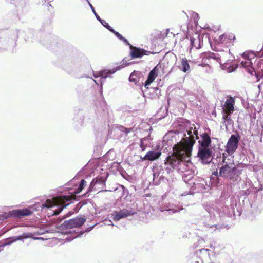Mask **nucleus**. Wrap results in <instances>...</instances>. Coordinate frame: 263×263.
<instances>
[{
	"label": "nucleus",
	"instance_id": "obj_1",
	"mask_svg": "<svg viewBox=\"0 0 263 263\" xmlns=\"http://www.w3.org/2000/svg\"><path fill=\"white\" fill-rule=\"evenodd\" d=\"M186 140L187 142L181 140L175 144L173 147L172 155L168 156L165 160V169L168 172L174 170L181 162H188L190 160L195 141L189 139Z\"/></svg>",
	"mask_w": 263,
	"mask_h": 263
},
{
	"label": "nucleus",
	"instance_id": "obj_2",
	"mask_svg": "<svg viewBox=\"0 0 263 263\" xmlns=\"http://www.w3.org/2000/svg\"><path fill=\"white\" fill-rule=\"evenodd\" d=\"M86 185V181L82 179L80 182L79 186L74 191V194L58 196L53 198L52 200L47 199L45 201V204H43V206L47 208L59 206V207L54 211L53 213V215H58L62 212L64 208L70 203V202H67L70 201L72 199H76V194L81 192Z\"/></svg>",
	"mask_w": 263,
	"mask_h": 263
},
{
	"label": "nucleus",
	"instance_id": "obj_3",
	"mask_svg": "<svg viewBox=\"0 0 263 263\" xmlns=\"http://www.w3.org/2000/svg\"><path fill=\"white\" fill-rule=\"evenodd\" d=\"M226 154H223L222 162L224 164L220 168L219 175L230 180H236L241 171L237 168L233 160L228 159L226 161Z\"/></svg>",
	"mask_w": 263,
	"mask_h": 263
},
{
	"label": "nucleus",
	"instance_id": "obj_4",
	"mask_svg": "<svg viewBox=\"0 0 263 263\" xmlns=\"http://www.w3.org/2000/svg\"><path fill=\"white\" fill-rule=\"evenodd\" d=\"M239 135H232L226 146V151L229 155H232L237 149L239 140Z\"/></svg>",
	"mask_w": 263,
	"mask_h": 263
},
{
	"label": "nucleus",
	"instance_id": "obj_5",
	"mask_svg": "<svg viewBox=\"0 0 263 263\" xmlns=\"http://www.w3.org/2000/svg\"><path fill=\"white\" fill-rule=\"evenodd\" d=\"M85 221V218L81 216H78L70 220L64 221L63 225L67 229L80 228L84 223Z\"/></svg>",
	"mask_w": 263,
	"mask_h": 263
},
{
	"label": "nucleus",
	"instance_id": "obj_6",
	"mask_svg": "<svg viewBox=\"0 0 263 263\" xmlns=\"http://www.w3.org/2000/svg\"><path fill=\"white\" fill-rule=\"evenodd\" d=\"M212 150L209 148H200L198 152V157L204 163H209L212 160Z\"/></svg>",
	"mask_w": 263,
	"mask_h": 263
},
{
	"label": "nucleus",
	"instance_id": "obj_7",
	"mask_svg": "<svg viewBox=\"0 0 263 263\" xmlns=\"http://www.w3.org/2000/svg\"><path fill=\"white\" fill-rule=\"evenodd\" d=\"M131 49L130 55L133 58H139L142 56L146 55H148L151 53L150 51H146L144 49L134 47L132 45L130 46Z\"/></svg>",
	"mask_w": 263,
	"mask_h": 263
},
{
	"label": "nucleus",
	"instance_id": "obj_8",
	"mask_svg": "<svg viewBox=\"0 0 263 263\" xmlns=\"http://www.w3.org/2000/svg\"><path fill=\"white\" fill-rule=\"evenodd\" d=\"M236 39L235 35L232 33H225L219 37V42L221 44L229 45L233 43Z\"/></svg>",
	"mask_w": 263,
	"mask_h": 263
},
{
	"label": "nucleus",
	"instance_id": "obj_9",
	"mask_svg": "<svg viewBox=\"0 0 263 263\" xmlns=\"http://www.w3.org/2000/svg\"><path fill=\"white\" fill-rule=\"evenodd\" d=\"M134 213L126 209H123L119 212L115 211L112 213V219L114 221H119L122 218L133 215Z\"/></svg>",
	"mask_w": 263,
	"mask_h": 263
},
{
	"label": "nucleus",
	"instance_id": "obj_10",
	"mask_svg": "<svg viewBox=\"0 0 263 263\" xmlns=\"http://www.w3.org/2000/svg\"><path fill=\"white\" fill-rule=\"evenodd\" d=\"M31 214L32 212L26 208L20 210H13L10 213L11 216L18 218H21L25 216L30 215Z\"/></svg>",
	"mask_w": 263,
	"mask_h": 263
},
{
	"label": "nucleus",
	"instance_id": "obj_11",
	"mask_svg": "<svg viewBox=\"0 0 263 263\" xmlns=\"http://www.w3.org/2000/svg\"><path fill=\"white\" fill-rule=\"evenodd\" d=\"M234 104L235 100L233 97H230L227 99L224 103L225 108L223 110L224 113L231 115L234 110Z\"/></svg>",
	"mask_w": 263,
	"mask_h": 263
},
{
	"label": "nucleus",
	"instance_id": "obj_12",
	"mask_svg": "<svg viewBox=\"0 0 263 263\" xmlns=\"http://www.w3.org/2000/svg\"><path fill=\"white\" fill-rule=\"evenodd\" d=\"M161 154V151H149L142 158V160L153 161L159 159Z\"/></svg>",
	"mask_w": 263,
	"mask_h": 263
},
{
	"label": "nucleus",
	"instance_id": "obj_13",
	"mask_svg": "<svg viewBox=\"0 0 263 263\" xmlns=\"http://www.w3.org/2000/svg\"><path fill=\"white\" fill-rule=\"evenodd\" d=\"M157 66H155L149 73L147 79L145 82V87L149 86L157 77Z\"/></svg>",
	"mask_w": 263,
	"mask_h": 263
},
{
	"label": "nucleus",
	"instance_id": "obj_14",
	"mask_svg": "<svg viewBox=\"0 0 263 263\" xmlns=\"http://www.w3.org/2000/svg\"><path fill=\"white\" fill-rule=\"evenodd\" d=\"M201 137L202 140L199 141V142L201 147L208 148L211 143V139L210 136L206 133H204L201 135Z\"/></svg>",
	"mask_w": 263,
	"mask_h": 263
},
{
	"label": "nucleus",
	"instance_id": "obj_15",
	"mask_svg": "<svg viewBox=\"0 0 263 263\" xmlns=\"http://www.w3.org/2000/svg\"><path fill=\"white\" fill-rule=\"evenodd\" d=\"M192 129H193V128L192 127L188 132H187V134L189 135V137H185V138H183L181 139V140L183 141H185V142H187V140L186 139H190V140H193L195 142V138L196 139H198V131L196 130V127L194 128V129L193 130V132H192Z\"/></svg>",
	"mask_w": 263,
	"mask_h": 263
},
{
	"label": "nucleus",
	"instance_id": "obj_16",
	"mask_svg": "<svg viewBox=\"0 0 263 263\" xmlns=\"http://www.w3.org/2000/svg\"><path fill=\"white\" fill-rule=\"evenodd\" d=\"M240 64L246 69L249 73L252 75L253 73L255 72V70L252 66V63L251 61H242Z\"/></svg>",
	"mask_w": 263,
	"mask_h": 263
},
{
	"label": "nucleus",
	"instance_id": "obj_17",
	"mask_svg": "<svg viewBox=\"0 0 263 263\" xmlns=\"http://www.w3.org/2000/svg\"><path fill=\"white\" fill-rule=\"evenodd\" d=\"M257 71H255V76L257 78V81H259L261 78L263 77V59H260L257 63Z\"/></svg>",
	"mask_w": 263,
	"mask_h": 263
},
{
	"label": "nucleus",
	"instance_id": "obj_18",
	"mask_svg": "<svg viewBox=\"0 0 263 263\" xmlns=\"http://www.w3.org/2000/svg\"><path fill=\"white\" fill-rule=\"evenodd\" d=\"M178 67L181 71L186 72L190 68L188 60L186 58H182L181 59V65Z\"/></svg>",
	"mask_w": 263,
	"mask_h": 263
},
{
	"label": "nucleus",
	"instance_id": "obj_19",
	"mask_svg": "<svg viewBox=\"0 0 263 263\" xmlns=\"http://www.w3.org/2000/svg\"><path fill=\"white\" fill-rule=\"evenodd\" d=\"M191 45L196 49L200 48L201 45L199 36H198L197 38H191Z\"/></svg>",
	"mask_w": 263,
	"mask_h": 263
},
{
	"label": "nucleus",
	"instance_id": "obj_20",
	"mask_svg": "<svg viewBox=\"0 0 263 263\" xmlns=\"http://www.w3.org/2000/svg\"><path fill=\"white\" fill-rule=\"evenodd\" d=\"M114 72H115L114 71H111L110 70H105L101 71L99 72V73L97 75L94 74V76L96 78L98 77H102L103 78H106L108 74H112Z\"/></svg>",
	"mask_w": 263,
	"mask_h": 263
},
{
	"label": "nucleus",
	"instance_id": "obj_21",
	"mask_svg": "<svg viewBox=\"0 0 263 263\" xmlns=\"http://www.w3.org/2000/svg\"><path fill=\"white\" fill-rule=\"evenodd\" d=\"M242 57L246 59V61H251L252 58L255 57V54L252 52H246L243 53Z\"/></svg>",
	"mask_w": 263,
	"mask_h": 263
},
{
	"label": "nucleus",
	"instance_id": "obj_22",
	"mask_svg": "<svg viewBox=\"0 0 263 263\" xmlns=\"http://www.w3.org/2000/svg\"><path fill=\"white\" fill-rule=\"evenodd\" d=\"M199 252L200 254H202L200 255V257H206L210 256V250L208 249L203 248L199 250Z\"/></svg>",
	"mask_w": 263,
	"mask_h": 263
},
{
	"label": "nucleus",
	"instance_id": "obj_23",
	"mask_svg": "<svg viewBox=\"0 0 263 263\" xmlns=\"http://www.w3.org/2000/svg\"><path fill=\"white\" fill-rule=\"evenodd\" d=\"M111 32H112L119 39L123 41L124 42L127 43L128 41L121 34H120L118 32L116 31L113 29H111Z\"/></svg>",
	"mask_w": 263,
	"mask_h": 263
},
{
	"label": "nucleus",
	"instance_id": "obj_24",
	"mask_svg": "<svg viewBox=\"0 0 263 263\" xmlns=\"http://www.w3.org/2000/svg\"><path fill=\"white\" fill-rule=\"evenodd\" d=\"M119 129L122 132L125 133L126 134L129 133L132 131V128H127L123 126H120L119 127Z\"/></svg>",
	"mask_w": 263,
	"mask_h": 263
},
{
	"label": "nucleus",
	"instance_id": "obj_25",
	"mask_svg": "<svg viewBox=\"0 0 263 263\" xmlns=\"http://www.w3.org/2000/svg\"><path fill=\"white\" fill-rule=\"evenodd\" d=\"M101 23L104 27L107 28L109 31H111V29H112L110 26H109L105 20H102V21Z\"/></svg>",
	"mask_w": 263,
	"mask_h": 263
},
{
	"label": "nucleus",
	"instance_id": "obj_26",
	"mask_svg": "<svg viewBox=\"0 0 263 263\" xmlns=\"http://www.w3.org/2000/svg\"><path fill=\"white\" fill-rule=\"evenodd\" d=\"M210 58H213L216 60L217 62H218L219 63H221V61L220 60V58L219 57L216 56L214 53L212 54V55L210 57Z\"/></svg>",
	"mask_w": 263,
	"mask_h": 263
},
{
	"label": "nucleus",
	"instance_id": "obj_27",
	"mask_svg": "<svg viewBox=\"0 0 263 263\" xmlns=\"http://www.w3.org/2000/svg\"><path fill=\"white\" fill-rule=\"evenodd\" d=\"M230 115L225 114V115L223 116V120H224V121H229V120H230V118L229 117Z\"/></svg>",
	"mask_w": 263,
	"mask_h": 263
},
{
	"label": "nucleus",
	"instance_id": "obj_28",
	"mask_svg": "<svg viewBox=\"0 0 263 263\" xmlns=\"http://www.w3.org/2000/svg\"><path fill=\"white\" fill-rule=\"evenodd\" d=\"M134 74H133V73L130 74V76L129 78V80L130 82H135L136 81V79L134 78Z\"/></svg>",
	"mask_w": 263,
	"mask_h": 263
},
{
	"label": "nucleus",
	"instance_id": "obj_29",
	"mask_svg": "<svg viewBox=\"0 0 263 263\" xmlns=\"http://www.w3.org/2000/svg\"><path fill=\"white\" fill-rule=\"evenodd\" d=\"M87 1H88V0H87ZM88 2V3H89V5H90V7H91V9H92V11L94 12V13L95 14V15H96V12H95V9H94L93 7L92 6V5H91V4L89 2Z\"/></svg>",
	"mask_w": 263,
	"mask_h": 263
},
{
	"label": "nucleus",
	"instance_id": "obj_30",
	"mask_svg": "<svg viewBox=\"0 0 263 263\" xmlns=\"http://www.w3.org/2000/svg\"><path fill=\"white\" fill-rule=\"evenodd\" d=\"M87 1H88V0H87ZM88 2V3H89V5H90V7H91V9H92V11L94 12V13L95 14V15H96V12H95V9H94L93 7L92 6V5H91V4L89 2Z\"/></svg>",
	"mask_w": 263,
	"mask_h": 263
},
{
	"label": "nucleus",
	"instance_id": "obj_31",
	"mask_svg": "<svg viewBox=\"0 0 263 263\" xmlns=\"http://www.w3.org/2000/svg\"><path fill=\"white\" fill-rule=\"evenodd\" d=\"M212 175H214V176H218V172H217V171H215V172H213V173H212Z\"/></svg>",
	"mask_w": 263,
	"mask_h": 263
},
{
	"label": "nucleus",
	"instance_id": "obj_32",
	"mask_svg": "<svg viewBox=\"0 0 263 263\" xmlns=\"http://www.w3.org/2000/svg\"><path fill=\"white\" fill-rule=\"evenodd\" d=\"M96 15L97 18L98 20H99V21H100V22H101L102 21V20H101V18H100V17H99L98 15H97V14H96Z\"/></svg>",
	"mask_w": 263,
	"mask_h": 263
},
{
	"label": "nucleus",
	"instance_id": "obj_33",
	"mask_svg": "<svg viewBox=\"0 0 263 263\" xmlns=\"http://www.w3.org/2000/svg\"><path fill=\"white\" fill-rule=\"evenodd\" d=\"M143 145V142H142V141H141L140 146H141V147H142Z\"/></svg>",
	"mask_w": 263,
	"mask_h": 263
}]
</instances>
